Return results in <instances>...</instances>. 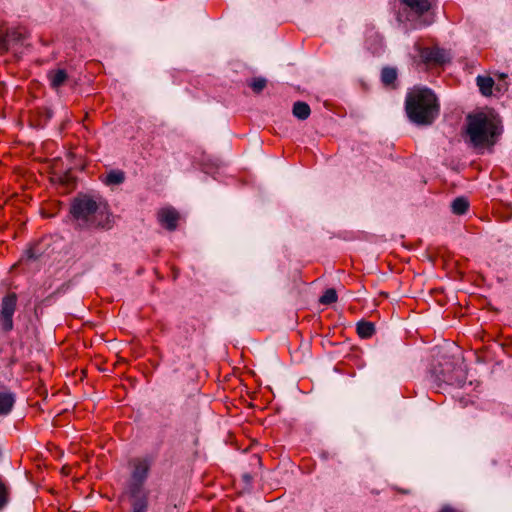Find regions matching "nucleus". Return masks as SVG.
<instances>
[{
	"label": "nucleus",
	"instance_id": "nucleus-22",
	"mask_svg": "<svg viewBox=\"0 0 512 512\" xmlns=\"http://www.w3.org/2000/svg\"><path fill=\"white\" fill-rule=\"evenodd\" d=\"M9 498L8 487L0 479V510L7 504Z\"/></svg>",
	"mask_w": 512,
	"mask_h": 512
},
{
	"label": "nucleus",
	"instance_id": "nucleus-24",
	"mask_svg": "<svg viewBox=\"0 0 512 512\" xmlns=\"http://www.w3.org/2000/svg\"><path fill=\"white\" fill-rule=\"evenodd\" d=\"M439 512H458L455 508L449 506V505H445L443 506Z\"/></svg>",
	"mask_w": 512,
	"mask_h": 512
},
{
	"label": "nucleus",
	"instance_id": "nucleus-17",
	"mask_svg": "<svg viewBox=\"0 0 512 512\" xmlns=\"http://www.w3.org/2000/svg\"><path fill=\"white\" fill-rule=\"evenodd\" d=\"M292 113L299 120H306L311 114L310 106L303 101H296L293 104Z\"/></svg>",
	"mask_w": 512,
	"mask_h": 512
},
{
	"label": "nucleus",
	"instance_id": "nucleus-1",
	"mask_svg": "<svg viewBox=\"0 0 512 512\" xmlns=\"http://www.w3.org/2000/svg\"><path fill=\"white\" fill-rule=\"evenodd\" d=\"M69 212L80 230H108L113 226L109 205L100 197L78 194L72 200Z\"/></svg>",
	"mask_w": 512,
	"mask_h": 512
},
{
	"label": "nucleus",
	"instance_id": "nucleus-25",
	"mask_svg": "<svg viewBox=\"0 0 512 512\" xmlns=\"http://www.w3.org/2000/svg\"><path fill=\"white\" fill-rule=\"evenodd\" d=\"M442 380H443L444 382H449V381H451V377H448V376H446L445 374H443V376H442Z\"/></svg>",
	"mask_w": 512,
	"mask_h": 512
},
{
	"label": "nucleus",
	"instance_id": "nucleus-13",
	"mask_svg": "<svg viewBox=\"0 0 512 512\" xmlns=\"http://www.w3.org/2000/svg\"><path fill=\"white\" fill-rule=\"evenodd\" d=\"M50 85L53 89H59L68 79V74L64 69H55L48 72L47 75Z\"/></svg>",
	"mask_w": 512,
	"mask_h": 512
},
{
	"label": "nucleus",
	"instance_id": "nucleus-9",
	"mask_svg": "<svg viewBox=\"0 0 512 512\" xmlns=\"http://www.w3.org/2000/svg\"><path fill=\"white\" fill-rule=\"evenodd\" d=\"M131 506L130 512H148L149 491H127Z\"/></svg>",
	"mask_w": 512,
	"mask_h": 512
},
{
	"label": "nucleus",
	"instance_id": "nucleus-12",
	"mask_svg": "<svg viewBox=\"0 0 512 512\" xmlns=\"http://www.w3.org/2000/svg\"><path fill=\"white\" fill-rule=\"evenodd\" d=\"M4 34L9 45V49L23 43V41L28 37L26 29L22 27L7 29Z\"/></svg>",
	"mask_w": 512,
	"mask_h": 512
},
{
	"label": "nucleus",
	"instance_id": "nucleus-19",
	"mask_svg": "<svg viewBox=\"0 0 512 512\" xmlns=\"http://www.w3.org/2000/svg\"><path fill=\"white\" fill-rule=\"evenodd\" d=\"M452 212L456 215H463L469 209V201L465 197H457L451 204Z\"/></svg>",
	"mask_w": 512,
	"mask_h": 512
},
{
	"label": "nucleus",
	"instance_id": "nucleus-20",
	"mask_svg": "<svg viewBox=\"0 0 512 512\" xmlns=\"http://www.w3.org/2000/svg\"><path fill=\"white\" fill-rule=\"evenodd\" d=\"M247 85L255 94H260L267 86V80L263 77H254L247 81Z\"/></svg>",
	"mask_w": 512,
	"mask_h": 512
},
{
	"label": "nucleus",
	"instance_id": "nucleus-18",
	"mask_svg": "<svg viewBox=\"0 0 512 512\" xmlns=\"http://www.w3.org/2000/svg\"><path fill=\"white\" fill-rule=\"evenodd\" d=\"M125 181V173L122 170H111L107 173L104 183L106 185H119Z\"/></svg>",
	"mask_w": 512,
	"mask_h": 512
},
{
	"label": "nucleus",
	"instance_id": "nucleus-23",
	"mask_svg": "<svg viewBox=\"0 0 512 512\" xmlns=\"http://www.w3.org/2000/svg\"><path fill=\"white\" fill-rule=\"evenodd\" d=\"M9 45L6 41L5 34H0V55H3L9 51Z\"/></svg>",
	"mask_w": 512,
	"mask_h": 512
},
{
	"label": "nucleus",
	"instance_id": "nucleus-21",
	"mask_svg": "<svg viewBox=\"0 0 512 512\" xmlns=\"http://www.w3.org/2000/svg\"><path fill=\"white\" fill-rule=\"evenodd\" d=\"M338 296L335 289H327L319 299V303L322 305H331L337 302Z\"/></svg>",
	"mask_w": 512,
	"mask_h": 512
},
{
	"label": "nucleus",
	"instance_id": "nucleus-5",
	"mask_svg": "<svg viewBox=\"0 0 512 512\" xmlns=\"http://www.w3.org/2000/svg\"><path fill=\"white\" fill-rule=\"evenodd\" d=\"M18 296L15 292H9L1 301L0 320L4 332H10L13 327V315L16 311Z\"/></svg>",
	"mask_w": 512,
	"mask_h": 512
},
{
	"label": "nucleus",
	"instance_id": "nucleus-8",
	"mask_svg": "<svg viewBox=\"0 0 512 512\" xmlns=\"http://www.w3.org/2000/svg\"><path fill=\"white\" fill-rule=\"evenodd\" d=\"M157 218L162 227L169 231H174L178 226L180 214L176 209L167 207L158 211Z\"/></svg>",
	"mask_w": 512,
	"mask_h": 512
},
{
	"label": "nucleus",
	"instance_id": "nucleus-16",
	"mask_svg": "<svg viewBox=\"0 0 512 512\" xmlns=\"http://www.w3.org/2000/svg\"><path fill=\"white\" fill-rule=\"evenodd\" d=\"M356 332L362 339H368L375 334V326L370 321L361 320L356 325Z\"/></svg>",
	"mask_w": 512,
	"mask_h": 512
},
{
	"label": "nucleus",
	"instance_id": "nucleus-6",
	"mask_svg": "<svg viewBox=\"0 0 512 512\" xmlns=\"http://www.w3.org/2000/svg\"><path fill=\"white\" fill-rule=\"evenodd\" d=\"M419 55L427 68L443 66L450 62L447 52L438 46L424 47L420 50Z\"/></svg>",
	"mask_w": 512,
	"mask_h": 512
},
{
	"label": "nucleus",
	"instance_id": "nucleus-7",
	"mask_svg": "<svg viewBox=\"0 0 512 512\" xmlns=\"http://www.w3.org/2000/svg\"><path fill=\"white\" fill-rule=\"evenodd\" d=\"M49 248L50 244L44 238L33 241L28 244L18 263L23 264L40 261L45 255H47Z\"/></svg>",
	"mask_w": 512,
	"mask_h": 512
},
{
	"label": "nucleus",
	"instance_id": "nucleus-15",
	"mask_svg": "<svg viewBox=\"0 0 512 512\" xmlns=\"http://www.w3.org/2000/svg\"><path fill=\"white\" fill-rule=\"evenodd\" d=\"M15 403L14 395L10 392L0 391V414H8Z\"/></svg>",
	"mask_w": 512,
	"mask_h": 512
},
{
	"label": "nucleus",
	"instance_id": "nucleus-3",
	"mask_svg": "<svg viewBox=\"0 0 512 512\" xmlns=\"http://www.w3.org/2000/svg\"><path fill=\"white\" fill-rule=\"evenodd\" d=\"M502 133L499 120L483 112L467 116L466 136L474 148L492 147Z\"/></svg>",
	"mask_w": 512,
	"mask_h": 512
},
{
	"label": "nucleus",
	"instance_id": "nucleus-4",
	"mask_svg": "<svg viewBox=\"0 0 512 512\" xmlns=\"http://www.w3.org/2000/svg\"><path fill=\"white\" fill-rule=\"evenodd\" d=\"M152 460L147 457H137L129 461L131 468L127 491H148L145 483L149 477Z\"/></svg>",
	"mask_w": 512,
	"mask_h": 512
},
{
	"label": "nucleus",
	"instance_id": "nucleus-27",
	"mask_svg": "<svg viewBox=\"0 0 512 512\" xmlns=\"http://www.w3.org/2000/svg\"><path fill=\"white\" fill-rule=\"evenodd\" d=\"M191 328H192V331H193V332H194V331H196V328H195V326H194V325H191Z\"/></svg>",
	"mask_w": 512,
	"mask_h": 512
},
{
	"label": "nucleus",
	"instance_id": "nucleus-10",
	"mask_svg": "<svg viewBox=\"0 0 512 512\" xmlns=\"http://www.w3.org/2000/svg\"><path fill=\"white\" fill-rule=\"evenodd\" d=\"M406 9L414 13L417 17H422L433 6L432 0H399Z\"/></svg>",
	"mask_w": 512,
	"mask_h": 512
},
{
	"label": "nucleus",
	"instance_id": "nucleus-11",
	"mask_svg": "<svg viewBox=\"0 0 512 512\" xmlns=\"http://www.w3.org/2000/svg\"><path fill=\"white\" fill-rule=\"evenodd\" d=\"M381 83L385 88L395 90L398 87V71L395 67L385 66L380 73Z\"/></svg>",
	"mask_w": 512,
	"mask_h": 512
},
{
	"label": "nucleus",
	"instance_id": "nucleus-26",
	"mask_svg": "<svg viewBox=\"0 0 512 512\" xmlns=\"http://www.w3.org/2000/svg\"><path fill=\"white\" fill-rule=\"evenodd\" d=\"M422 23H423V25H425V26H426V25L431 24V21H429V22L423 21Z\"/></svg>",
	"mask_w": 512,
	"mask_h": 512
},
{
	"label": "nucleus",
	"instance_id": "nucleus-14",
	"mask_svg": "<svg viewBox=\"0 0 512 512\" xmlns=\"http://www.w3.org/2000/svg\"><path fill=\"white\" fill-rule=\"evenodd\" d=\"M476 83L483 96H491L494 87V80L490 76H477Z\"/></svg>",
	"mask_w": 512,
	"mask_h": 512
},
{
	"label": "nucleus",
	"instance_id": "nucleus-2",
	"mask_svg": "<svg viewBox=\"0 0 512 512\" xmlns=\"http://www.w3.org/2000/svg\"><path fill=\"white\" fill-rule=\"evenodd\" d=\"M407 118L417 126H430L440 114V104L434 91L425 86H414L405 97Z\"/></svg>",
	"mask_w": 512,
	"mask_h": 512
}]
</instances>
